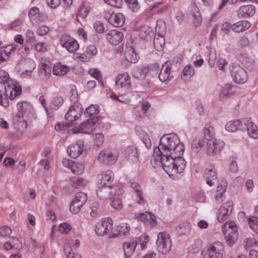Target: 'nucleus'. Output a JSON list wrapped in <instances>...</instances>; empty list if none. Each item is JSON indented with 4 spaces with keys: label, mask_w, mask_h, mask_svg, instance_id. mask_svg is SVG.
<instances>
[{
    "label": "nucleus",
    "mask_w": 258,
    "mask_h": 258,
    "mask_svg": "<svg viewBox=\"0 0 258 258\" xmlns=\"http://www.w3.org/2000/svg\"><path fill=\"white\" fill-rule=\"evenodd\" d=\"M184 145L174 134L163 135L158 147L154 149L153 157L157 165H161L170 176L181 173L185 168V161L182 157Z\"/></svg>",
    "instance_id": "1"
},
{
    "label": "nucleus",
    "mask_w": 258,
    "mask_h": 258,
    "mask_svg": "<svg viewBox=\"0 0 258 258\" xmlns=\"http://www.w3.org/2000/svg\"><path fill=\"white\" fill-rule=\"evenodd\" d=\"M224 252L223 244L219 241L213 242L203 251V258H222Z\"/></svg>",
    "instance_id": "2"
},
{
    "label": "nucleus",
    "mask_w": 258,
    "mask_h": 258,
    "mask_svg": "<svg viewBox=\"0 0 258 258\" xmlns=\"http://www.w3.org/2000/svg\"><path fill=\"white\" fill-rule=\"evenodd\" d=\"M113 230V221L109 217L101 219L96 224L95 231L99 236L107 235L109 237H115V234L112 233Z\"/></svg>",
    "instance_id": "3"
},
{
    "label": "nucleus",
    "mask_w": 258,
    "mask_h": 258,
    "mask_svg": "<svg viewBox=\"0 0 258 258\" xmlns=\"http://www.w3.org/2000/svg\"><path fill=\"white\" fill-rule=\"evenodd\" d=\"M123 192L122 189H117L115 186H110L108 185L101 186L100 184H97V196L103 200L112 198L113 196H116V195H121Z\"/></svg>",
    "instance_id": "4"
},
{
    "label": "nucleus",
    "mask_w": 258,
    "mask_h": 258,
    "mask_svg": "<svg viewBox=\"0 0 258 258\" xmlns=\"http://www.w3.org/2000/svg\"><path fill=\"white\" fill-rule=\"evenodd\" d=\"M17 107L18 110L17 116L15 117L18 118V123L22 124L21 126L23 128H26L27 124L26 123L27 114L29 112L31 111L32 109L31 105L28 102L21 101L17 104Z\"/></svg>",
    "instance_id": "5"
},
{
    "label": "nucleus",
    "mask_w": 258,
    "mask_h": 258,
    "mask_svg": "<svg viewBox=\"0 0 258 258\" xmlns=\"http://www.w3.org/2000/svg\"><path fill=\"white\" fill-rule=\"evenodd\" d=\"M156 244L158 250L162 254L168 253L172 246V242L169 234L166 232H160L157 235Z\"/></svg>",
    "instance_id": "6"
},
{
    "label": "nucleus",
    "mask_w": 258,
    "mask_h": 258,
    "mask_svg": "<svg viewBox=\"0 0 258 258\" xmlns=\"http://www.w3.org/2000/svg\"><path fill=\"white\" fill-rule=\"evenodd\" d=\"M230 71L233 81L237 84H242L246 83L248 80L246 71L237 64H232Z\"/></svg>",
    "instance_id": "7"
},
{
    "label": "nucleus",
    "mask_w": 258,
    "mask_h": 258,
    "mask_svg": "<svg viewBox=\"0 0 258 258\" xmlns=\"http://www.w3.org/2000/svg\"><path fill=\"white\" fill-rule=\"evenodd\" d=\"M87 200V195L86 194L83 192L76 193L70 206V210L72 213L73 214H77L86 203Z\"/></svg>",
    "instance_id": "8"
},
{
    "label": "nucleus",
    "mask_w": 258,
    "mask_h": 258,
    "mask_svg": "<svg viewBox=\"0 0 258 258\" xmlns=\"http://www.w3.org/2000/svg\"><path fill=\"white\" fill-rule=\"evenodd\" d=\"M96 119L91 118L81 123L78 126H74L72 133L74 134H89L94 130Z\"/></svg>",
    "instance_id": "9"
},
{
    "label": "nucleus",
    "mask_w": 258,
    "mask_h": 258,
    "mask_svg": "<svg viewBox=\"0 0 258 258\" xmlns=\"http://www.w3.org/2000/svg\"><path fill=\"white\" fill-rule=\"evenodd\" d=\"M225 146V143L214 138L209 139L206 146V153L208 155H214L221 151Z\"/></svg>",
    "instance_id": "10"
},
{
    "label": "nucleus",
    "mask_w": 258,
    "mask_h": 258,
    "mask_svg": "<svg viewBox=\"0 0 258 258\" xmlns=\"http://www.w3.org/2000/svg\"><path fill=\"white\" fill-rule=\"evenodd\" d=\"M118 154L109 150L101 151L98 156L99 162L105 165H113L117 160Z\"/></svg>",
    "instance_id": "11"
},
{
    "label": "nucleus",
    "mask_w": 258,
    "mask_h": 258,
    "mask_svg": "<svg viewBox=\"0 0 258 258\" xmlns=\"http://www.w3.org/2000/svg\"><path fill=\"white\" fill-rule=\"evenodd\" d=\"M233 209V202L228 200L223 203L219 208L217 213V218L219 222L222 223L228 219Z\"/></svg>",
    "instance_id": "12"
},
{
    "label": "nucleus",
    "mask_w": 258,
    "mask_h": 258,
    "mask_svg": "<svg viewBox=\"0 0 258 258\" xmlns=\"http://www.w3.org/2000/svg\"><path fill=\"white\" fill-rule=\"evenodd\" d=\"M61 46L65 48L69 52L73 53L79 48L78 41L68 35H63L59 40Z\"/></svg>",
    "instance_id": "13"
},
{
    "label": "nucleus",
    "mask_w": 258,
    "mask_h": 258,
    "mask_svg": "<svg viewBox=\"0 0 258 258\" xmlns=\"http://www.w3.org/2000/svg\"><path fill=\"white\" fill-rule=\"evenodd\" d=\"M83 108L81 104L75 103L72 105L65 115V118L68 121L73 122L78 120L81 116Z\"/></svg>",
    "instance_id": "14"
},
{
    "label": "nucleus",
    "mask_w": 258,
    "mask_h": 258,
    "mask_svg": "<svg viewBox=\"0 0 258 258\" xmlns=\"http://www.w3.org/2000/svg\"><path fill=\"white\" fill-rule=\"evenodd\" d=\"M62 163L64 167L70 169L75 174H82L84 171L85 166L81 163L67 158L63 159Z\"/></svg>",
    "instance_id": "15"
},
{
    "label": "nucleus",
    "mask_w": 258,
    "mask_h": 258,
    "mask_svg": "<svg viewBox=\"0 0 258 258\" xmlns=\"http://www.w3.org/2000/svg\"><path fill=\"white\" fill-rule=\"evenodd\" d=\"M173 78L171 64L170 62L166 61L162 66L159 75V79L161 82L167 84Z\"/></svg>",
    "instance_id": "16"
},
{
    "label": "nucleus",
    "mask_w": 258,
    "mask_h": 258,
    "mask_svg": "<svg viewBox=\"0 0 258 258\" xmlns=\"http://www.w3.org/2000/svg\"><path fill=\"white\" fill-rule=\"evenodd\" d=\"M115 85L118 88L131 89L132 83L129 75L125 72L119 74L115 79Z\"/></svg>",
    "instance_id": "17"
},
{
    "label": "nucleus",
    "mask_w": 258,
    "mask_h": 258,
    "mask_svg": "<svg viewBox=\"0 0 258 258\" xmlns=\"http://www.w3.org/2000/svg\"><path fill=\"white\" fill-rule=\"evenodd\" d=\"M39 67L40 68L39 74L42 79L48 80L51 72V64L49 60L46 58H42L40 61Z\"/></svg>",
    "instance_id": "18"
},
{
    "label": "nucleus",
    "mask_w": 258,
    "mask_h": 258,
    "mask_svg": "<svg viewBox=\"0 0 258 258\" xmlns=\"http://www.w3.org/2000/svg\"><path fill=\"white\" fill-rule=\"evenodd\" d=\"M124 157L130 163L136 164L139 161V157L136 147L133 145L128 146L123 151Z\"/></svg>",
    "instance_id": "19"
},
{
    "label": "nucleus",
    "mask_w": 258,
    "mask_h": 258,
    "mask_svg": "<svg viewBox=\"0 0 258 258\" xmlns=\"http://www.w3.org/2000/svg\"><path fill=\"white\" fill-rule=\"evenodd\" d=\"M105 17L110 24L116 27L122 26L125 22L124 16L121 13L108 14Z\"/></svg>",
    "instance_id": "20"
},
{
    "label": "nucleus",
    "mask_w": 258,
    "mask_h": 258,
    "mask_svg": "<svg viewBox=\"0 0 258 258\" xmlns=\"http://www.w3.org/2000/svg\"><path fill=\"white\" fill-rule=\"evenodd\" d=\"M203 241L199 238H195L188 240L187 244L186 250L188 253H197L202 247Z\"/></svg>",
    "instance_id": "21"
},
{
    "label": "nucleus",
    "mask_w": 258,
    "mask_h": 258,
    "mask_svg": "<svg viewBox=\"0 0 258 258\" xmlns=\"http://www.w3.org/2000/svg\"><path fill=\"white\" fill-rule=\"evenodd\" d=\"M106 37L110 43L113 45H117L123 40V34L122 32L113 29L107 32Z\"/></svg>",
    "instance_id": "22"
},
{
    "label": "nucleus",
    "mask_w": 258,
    "mask_h": 258,
    "mask_svg": "<svg viewBox=\"0 0 258 258\" xmlns=\"http://www.w3.org/2000/svg\"><path fill=\"white\" fill-rule=\"evenodd\" d=\"M97 184H100L101 186L110 185L114 179V173L111 170H107L98 176Z\"/></svg>",
    "instance_id": "23"
},
{
    "label": "nucleus",
    "mask_w": 258,
    "mask_h": 258,
    "mask_svg": "<svg viewBox=\"0 0 258 258\" xmlns=\"http://www.w3.org/2000/svg\"><path fill=\"white\" fill-rule=\"evenodd\" d=\"M84 150V143L79 141L77 143L71 144L67 149L69 155L73 158L78 157Z\"/></svg>",
    "instance_id": "24"
},
{
    "label": "nucleus",
    "mask_w": 258,
    "mask_h": 258,
    "mask_svg": "<svg viewBox=\"0 0 258 258\" xmlns=\"http://www.w3.org/2000/svg\"><path fill=\"white\" fill-rule=\"evenodd\" d=\"M5 92L9 99L12 100L20 94L21 88L19 85L10 84V83H8V85L5 87Z\"/></svg>",
    "instance_id": "25"
},
{
    "label": "nucleus",
    "mask_w": 258,
    "mask_h": 258,
    "mask_svg": "<svg viewBox=\"0 0 258 258\" xmlns=\"http://www.w3.org/2000/svg\"><path fill=\"white\" fill-rule=\"evenodd\" d=\"M255 13V7L252 5L242 6L237 11L238 16L242 18H247L252 16Z\"/></svg>",
    "instance_id": "26"
},
{
    "label": "nucleus",
    "mask_w": 258,
    "mask_h": 258,
    "mask_svg": "<svg viewBox=\"0 0 258 258\" xmlns=\"http://www.w3.org/2000/svg\"><path fill=\"white\" fill-rule=\"evenodd\" d=\"M227 183L226 180H222L218 184L216 189V193L214 195V199L217 202H221L225 199L224 194L226 191Z\"/></svg>",
    "instance_id": "27"
},
{
    "label": "nucleus",
    "mask_w": 258,
    "mask_h": 258,
    "mask_svg": "<svg viewBox=\"0 0 258 258\" xmlns=\"http://www.w3.org/2000/svg\"><path fill=\"white\" fill-rule=\"evenodd\" d=\"M36 67L35 61L29 58H23L19 60L17 64V68L20 70H34Z\"/></svg>",
    "instance_id": "28"
},
{
    "label": "nucleus",
    "mask_w": 258,
    "mask_h": 258,
    "mask_svg": "<svg viewBox=\"0 0 258 258\" xmlns=\"http://www.w3.org/2000/svg\"><path fill=\"white\" fill-rule=\"evenodd\" d=\"M204 177L206 180V183L212 186L214 185L215 181L217 178V172L214 168H208L205 170Z\"/></svg>",
    "instance_id": "29"
},
{
    "label": "nucleus",
    "mask_w": 258,
    "mask_h": 258,
    "mask_svg": "<svg viewBox=\"0 0 258 258\" xmlns=\"http://www.w3.org/2000/svg\"><path fill=\"white\" fill-rule=\"evenodd\" d=\"M17 47L15 44L8 45L0 48V62L6 60L10 56L12 52L14 51Z\"/></svg>",
    "instance_id": "30"
},
{
    "label": "nucleus",
    "mask_w": 258,
    "mask_h": 258,
    "mask_svg": "<svg viewBox=\"0 0 258 258\" xmlns=\"http://www.w3.org/2000/svg\"><path fill=\"white\" fill-rule=\"evenodd\" d=\"M29 19L33 23H38L44 20L42 14L40 13L39 9L37 7H33L28 13Z\"/></svg>",
    "instance_id": "31"
},
{
    "label": "nucleus",
    "mask_w": 258,
    "mask_h": 258,
    "mask_svg": "<svg viewBox=\"0 0 258 258\" xmlns=\"http://www.w3.org/2000/svg\"><path fill=\"white\" fill-rule=\"evenodd\" d=\"M124 56L127 61L132 63H136L139 59V56L132 46H126Z\"/></svg>",
    "instance_id": "32"
},
{
    "label": "nucleus",
    "mask_w": 258,
    "mask_h": 258,
    "mask_svg": "<svg viewBox=\"0 0 258 258\" xmlns=\"http://www.w3.org/2000/svg\"><path fill=\"white\" fill-rule=\"evenodd\" d=\"M251 26L249 22L246 20L238 21L232 24V30L236 33H239L247 30Z\"/></svg>",
    "instance_id": "33"
},
{
    "label": "nucleus",
    "mask_w": 258,
    "mask_h": 258,
    "mask_svg": "<svg viewBox=\"0 0 258 258\" xmlns=\"http://www.w3.org/2000/svg\"><path fill=\"white\" fill-rule=\"evenodd\" d=\"M222 232L225 236L226 233L233 234V233L237 234V228L235 223L233 221H229L226 222L222 226Z\"/></svg>",
    "instance_id": "34"
},
{
    "label": "nucleus",
    "mask_w": 258,
    "mask_h": 258,
    "mask_svg": "<svg viewBox=\"0 0 258 258\" xmlns=\"http://www.w3.org/2000/svg\"><path fill=\"white\" fill-rule=\"evenodd\" d=\"M131 187L136 192L137 203L139 204H143L145 202V200L143 197L142 190L139 183L135 181L132 182Z\"/></svg>",
    "instance_id": "35"
},
{
    "label": "nucleus",
    "mask_w": 258,
    "mask_h": 258,
    "mask_svg": "<svg viewBox=\"0 0 258 258\" xmlns=\"http://www.w3.org/2000/svg\"><path fill=\"white\" fill-rule=\"evenodd\" d=\"M88 181L86 179L81 177H74L70 180L71 185L76 188H82L87 186Z\"/></svg>",
    "instance_id": "36"
},
{
    "label": "nucleus",
    "mask_w": 258,
    "mask_h": 258,
    "mask_svg": "<svg viewBox=\"0 0 258 258\" xmlns=\"http://www.w3.org/2000/svg\"><path fill=\"white\" fill-rule=\"evenodd\" d=\"M69 67L60 62L56 63L53 67V74L57 76H62L66 75L69 71Z\"/></svg>",
    "instance_id": "37"
},
{
    "label": "nucleus",
    "mask_w": 258,
    "mask_h": 258,
    "mask_svg": "<svg viewBox=\"0 0 258 258\" xmlns=\"http://www.w3.org/2000/svg\"><path fill=\"white\" fill-rule=\"evenodd\" d=\"M137 243L135 241L125 242L122 243V246L125 255L129 257L134 253Z\"/></svg>",
    "instance_id": "38"
},
{
    "label": "nucleus",
    "mask_w": 258,
    "mask_h": 258,
    "mask_svg": "<svg viewBox=\"0 0 258 258\" xmlns=\"http://www.w3.org/2000/svg\"><path fill=\"white\" fill-rule=\"evenodd\" d=\"M149 72V66L148 65L142 66L136 68L134 71L133 75L138 79H144Z\"/></svg>",
    "instance_id": "39"
},
{
    "label": "nucleus",
    "mask_w": 258,
    "mask_h": 258,
    "mask_svg": "<svg viewBox=\"0 0 258 258\" xmlns=\"http://www.w3.org/2000/svg\"><path fill=\"white\" fill-rule=\"evenodd\" d=\"M242 126L241 122L240 120L236 119L231 120L225 124V130L230 133L235 132L241 128Z\"/></svg>",
    "instance_id": "40"
},
{
    "label": "nucleus",
    "mask_w": 258,
    "mask_h": 258,
    "mask_svg": "<svg viewBox=\"0 0 258 258\" xmlns=\"http://www.w3.org/2000/svg\"><path fill=\"white\" fill-rule=\"evenodd\" d=\"M192 23L195 27H199L202 22V17L199 9L194 7L192 10Z\"/></svg>",
    "instance_id": "41"
},
{
    "label": "nucleus",
    "mask_w": 258,
    "mask_h": 258,
    "mask_svg": "<svg viewBox=\"0 0 258 258\" xmlns=\"http://www.w3.org/2000/svg\"><path fill=\"white\" fill-rule=\"evenodd\" d=\"M205 141L203 137H197L191 143V149L195 153H198L202 149Z\"/></svg>",
    "instance_id": "42"
},
{
    "label": "nucleus",
    "mask_w": 258,
    "mask_h": 258,
    "mask_svg": "<svg viewBox=\"0 0 258 258\" xmlns=\"http://www.w3.org/2000/svg\"><path fill=\"white\" fill-rule=\"evenodd\" d=\"M246 128L247 134L250 137L253 139L258 138V130L255 124L248 121L246 123Z\"/></svg>",
    "instance_id": "43"
},
{
    "label": "nucleus",
    "mask_w": 258,
    "mask_h": 258,
    "mask_svg": "<svg viewBox=\"0 0 258 258\" xmlns=\"http://www.w3.org/2000/svg\"><path fill=\"white\" fill-rule=\"evenodd\" d=\"M195 74V70L191 64L186 66L182 71L181 78L185 81H189Z\"/></svg>",
    "instance_id": "44"
},
{
    "label": "nucleus",
    "mask_w": 258,
    "mask_h": 258,
    "mask_svg": "<svg viewBox=\"0 0 258 258\" xmlns=\"http://www.w3.org/2000/svg\"><path fill=\"white\" fill-rule=\"evenodd\" d=\"M232 89L231 85L226 84L222 87L219 93V98L221 100H225L227 99L230 94Z\"/></svg>",
    "instance_id": "45"
},
{
    "label": "nucleus",
    "mask_w": 258,
    "mask_h": 258,
    "mask_svg": "<svg viewBox=\"0 0 258 258\" xmlns=\"http://www.w3.org/2000/svg\"><path fill=\"white\" fill-rule=\"evenodd\" d=\"M153 34L152 28L147 25L143 26L140 28L139 35L141 38L145 39L150 38Z\"/></svg>",
    "instance_id": "46"
},
{
    "label": "nucleus",
    "mask_w": 258,
    "mask_h": 258,
    "mask_svg": "<svg viewBox=\"0 0 258 258\" xmlns=\"http://www.w3.org/2000/svg\"><path fill=\"white\" fill-rule=\"evenodd\" d=\"M191 229V225L187 221L181 222L176 227V230L180 234H184L189 232Z\"/></svg>",
    "instance_id": "47"
},
{
    "label": "nucleus",
    "mask_w": 258,
    "mask_h": 258,
    "mask_svg": "<svg viewBox=\"0 0 258 258\" xmlns=\"http://www.w3.org/2000/svg\"><path fill=\"white\" fill-rule=\"evenodd\" d=\"M99 111V107L98 105L91 104L85 110V114L90 117H94L97 115Z\"/></svg>",
    "instance_id": "48"
},
{
    "label": "nucleus",
    "mask_w": 258,
    "mask_h": 258,
    "mask_svg": "<svg viewBox=\"0 0 258 258\" xmlns=\"http://www.w3.org/2000/svg\"><path fill=\"white\" fill-rule=\"evenodd\" d=\"M216 59V52L214 49H211L208 51L206 60L209 63L210 68L214 67Z\"/></svg>",
    "instance_id": "49"
},
{
    "label": "nucleus",
    "mask_w": 258,
    "mask_h": 258,
    "mask_svg": "<svg viewBox=\"0 0 258 258\" xmlns=\"http://www.w3.org/2000/svg\"><path fill=\"white\" fill-rule=\"evenodd\" d=\"M64 99L61 96H56L51 101L50 108L52 110L58 109L63 104Z\"/></svg>",
    "instance_id": "50"
},
{
    "label": "nucleus",
    "mask_w": 258,
    "mask_h": 258,
    "mask_svg": "<svg viewBox=\"0 0 258 258\" xmlns=\"http://www.w3.org/2000/svg\"><path fill=\"white\" fill-rule=\"evenodd\" d=\"M165 45V39L163 36L155 37L154 39V45L155 48L158 51H161L163 49Z\"/></svg>",
    "instance_id": "51"
},
{
    "label": "nucleus",
    "mask_w": 258,
    "mask_h": 258,
    "mask_svg": "<svg viewBox=\"0 0 258 258\" xmlns=\"http://www.w3.org/2000/svg\"><path fill=\"white\" fill-rule=\"evenodd\" d=\"M90 12V8L85 5H81L78 9V12L77 15V20L79 21V18L84 19L87 17Z\"/></svg>",
    "instance_id": "52"
},
{
    "label": "nucleus",
    "mask_w": 258,
    "mask_h": 258,
    "mask_svg": "<svg viewBox=\"0 0 258 258\" xmlns=\"http://www.w3.org/2000/svg\"><path fill=\"white\" fill-rule=\"evenodd\" d=\"M128 8L133 12H138L140 9V6L138 0H124Z\"/></svg>",
    "instance_id": "53"
},
{
    "label": "nucleus",
    "mask_w": 258,
    "mask_h": 258,
    "mask_svg": "<svg viewBox=\"0 0 258 258\" xmlns=\"http://www.w3.org/2000/svg\"><path fill=\"white\" fill-rule=\"evenodd\" d=\"M120 195H116L113 196L111 199V207L115 209L119 210L122 208V202L120 198L119 197Z\"/></svg>",
    "instance_id": "54"
},
{
    "label": "nucleus",
    "mask_w": 258,
    "mask_h": 258,
    "mask_svg": "<svg viewBox=\"0 0 258 258\" xmlns=\"http://www.w3.org/2000/svg\"><path fill=\"white\" fill-rule=\"evenodd\" d=\"M9 97L5 91L0 90V105L5 108L9 106Z\"/></svg>",
    "instance_id": "55"
},
{
    "label": "nucleus",
    "mask_w": 258,
    "mask_h": 258,
    "mask_svg": "<svg viewBox=\"0 0 258 258\" xmlns=\"http://www.w3.org/2000/svg\"><path fill=\"white\" fill-rule=\"evenodd\" d=\"M93 143L97 146H101L104 142V135L102 133H96L92 135Z\"/></svg>",
    "instance_id": "56"
},
{
    "label": "nucleus",
    "mask_w": 258,
    "mask_h": 258,
    "mask_svg": "<svg viewBox=\"0 0 258 258\" xmlns=\"http://www.w3.org/2000/svg\"><path fill=\"white\" fill-rule=\"evenodd\" d=\"M139 138L147 148L149 149L151 147L152 144L150 139L146 133L142 131V133L139 135Z\"/></svg>",
    "instance_id": "57"
},
{
    "label": "nucleus",
    "mask_w": 258,
    "mask_h": 258,
    "mask_svg": "<svg viewBox=\"0 0 258 258\" xmlns=\"http://www.w3.org/2000/svg\"><path fill=\"white\" fill-rule=\"evenodd\" d=\"M224 237L228 245L231 246L235 243L237 238V234L234 233H233V234L226 233Z\"/></svg>",
    "instance_id": "58"
},
{
    "label": "nucleus",
    "mask_w": 258,
    "mask_h": 258,
    "mask_svg": "<svg viewBox=\"0 0 258 258\" xmlns=\"http://www.w3.org/2000/svg\"><path fill=\"white\" fill-rule=\"evenodd\" d=\"M130 226L127 223H121L117 227L120 234L123 235H128L130 231Z\"/></svg>",
    "instance_id": "59"
},
{
    "label": "nucleus",
    "mask_w": 258,
    "mask_h": 258,
    "mask_svg": "<svg viewBox=\"0 0 258 258\" xmlns=\"http://www.w3.org/2000/svg\"><path fill=\"white\" fill-rule=\"evenodd\" d=\"M248 223L250 228L254 231H258V218L256 217L249 218Z\"/></svg>",
    "instance_id": "60"
},
{
    "label": "nucleus",
    "mask_w": 258,
    "mask_h": 258,
    "mask_svg": "<svg viewBox=\"0 0 258 258\" xmlns=\"http://www.w3.org/2000/svg\"><path fill=\"white\" fill-rule=\"evenodd\" d=\"M70 99L71 101L73 103H79L78 100V94L76 88L74 86H72L70 91Z\"/></svg>",
    "instance_id": "61"
},
{
    "label": "nucleus",
    "mask_w": 258,
    "mask_h": 258,
    "mask_svg": "<svg viewBox=\"0 0 258 258\" xmlns=\"http://www.w3.org/2000/svg\"><path fill=\"white\" fill-rule=\"evenodd\" d=\"M99 204L97 203H94L92 204L91 209L90 215L92 217H96L99 215Z\"/></svg>",
    "instance_id": "62"
},
{
    "label": "nucleus",
    "mask_w": 258,
    "mask_h": 258,
    "mask_svg": "<svg viewBox=\"0 0 258 258\" xmlns=\"http://www.w3.org/2000/svg\"><path fill=\"white\" fill-rule=\"evenodd\" d=\"M18 73L21 78H30L33 74L34 70H20L18 69Z\"/></svg>",
    "instance_id": "63"
},
{
    "label": "nucleus",
    "mask_w": 258,
    "mask_h": 258,
    "mask_svg": "<svg viewBox=\"0 0 258 258\" xmlns=\"http://www.w3.org/2000/svg\"><path fill=\"white\" fill-rule=\"evenodd\" d=\"M71 225L67 223H61L59 226V231L63 234L68 233L71 230Z\"/></svg>",
    "instance_id": "64"
}]
</instances>
